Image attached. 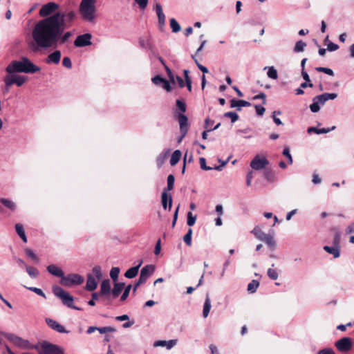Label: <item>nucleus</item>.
I'll return each mask as SVG.
<instances>
[{
	"instance_id": "nucleus-63",
	"label": "nucleus",
	"mask_w": 354,
	"mask_h": 354,
	"mask_svg": "<svg viewBox=\"0 0 354 354\" xmlns=\"http://www.w3.org/2000/svg\"><path fill=\"white\" fill-rule=\"evenodd\" d=\"M152 82L156 85H160L162 84V82L164 80V78H162L160 75H156L153 77L152 79Z\"/></svg>"
},
{
	"instance_id": "nucleus-28",
	"label": "nucleus",
	"mask_w": 354,
	"mask_h": 354,
	"mask_svg": "<svg viewBox=\"0 0 354 354\" xmlns=\"http://www.w3.org/2000/svg\"><path fill=\"white\" fill-rule=\"evenodd\" d=\"M15 230L17 234L19 237L23 240L24 243L27 242V237L26 236L25 230L24 229V226L21 223H17L15 225Z\"/></svg>"
},
{
	"instance_id": "nucleus-59",
	"label": "nucleus",
	"mask_w": 354,
	"mask_h": 354,
	"mask_svg": "<svg viewBox=\"0 0 354 354\" xmlns=\"http://www.w3.org/2000/svg\"><path fill=\"white\" fill-rule=\"evenodd\" d=\"M62 64L64 66H65L67 68H71L72 62H71L70 57H64V59L62 60Z\"/></svg>"
},
{
	"instance_id": "nucleus-53",
	"label": "nucleus",
	"mask_w": 354,
	"mask_h": 354,
	"mask_svg": "<svg viewBox=\"0 0 354 354\" xmlns=\"http://www.w3.org/2000/svg\"><path fill=\"white\" fill-rule=\"evenodd\" d=\"M313 99L315 100L321 105L324 104V103L327 101V98L326 97L324 93L317 95Z\"/></svg>"
},
{
	"instance_id": "nucleus-38",
	"label": "nucleus",
	"mask_w": 354,
	"mask_h": 354,
	"mask_svg": "<svg viewBox=\"0 0 354 354\" xmlns=\"http://www.w3.org/2000/svg\"><path fill=\"white\" fill-rule=\"evenodd\" d=\"M306 46V43L304 42L302 40H299L296 42L295 46L294 47V52L299 53L303 52L304 50L305 47Z\"/></svg>"
},
{
	"instance_id": "nucleus-1",
	"label": "nucleus",
	"mask_w": 354,
	"mask_h": 354,
	"mask_svg": "<svg viewBox=\"0 0 354 354\" xmlns=\"http://www.w3.org/2000/svg\"><path fill=\"white\" fill-rule=\"evenodd\" d=\"M56 17H48L39 20L35 26L32 37L37 48L47 49L57 47L59 35L62 32Z\"/></svg>"
},
{
	"instance_id": "nucleus-64",
	"label": "nucleus",
	"mask_w": 354,
	"mask_h": 354,
	"mask_svg": "<svg viewBox=\"0 0 354 354\" xmlns=\"http://www.w3.org/2000/svg\"><path fill=\"white\" fill-rule=\"evenodd\" d=\"M135 1L138 4L139 8L142 10L145 9L148 4V0H135Z\"/></svg>"
},
{
	"instance_id": "nucleus-18",
	"label": "nucleus",
	"mask_w": 354,
	"mask_h": 354,
	"mask_svg": "<svg viewBox=\"0 0 354 354\" xmlns=\"http://www.w3.org/2000/svg\"><path fill=\"white\" fill-rule=\"evenodd\" d=\"M250 105L251 104L249 102L243 100L232 99L230 101V107H236L238 111H241V107H247L250 106Z\"/></svg>"
},
{
	"instance_id": "nucleus-22",
	"label": "nucleus",
	"mask_w": 354,
	"mask_h": 354,
	"mask_svg": "<svg viewBox=\"0 0 354 354\" xmlns=\"http://www.w3.org/2000/svg\"><path fill=\"white\" fill-rule=\"evenodd\" d=\"M47 270L53 275L62 278L64 275L63 270L55 265H50L47 267Z\"/></svg>"
},
{
	"instance_id": "nucleus-49",
	"label": "nucleus",
	"mask_w": 354,
	"mask_h": 354,
	"mask_svg": "<svg viewBox=\"0 0 354 354\" xmlns=\"http://www.w3.org/2000/svg\"><path fill=\"white\" fill-rule=\"evenodd\" d=\"M310 109L313 113H317L320 109L319 104L314 99H313V103L310 105Z\"/></svg>"
},
{
	"instance_id": "nucleus-26",
	"label": "nucleus",
	"mask_w": 354,
	"mask_h": 354,
	"mask_svg": "<svg viewBox=\"0 0 354 354\" xmlns=\"http://www.w3.org/2000/svg\"><path fill=\"white\" fill-rule=\"evenodd\" d=\"M324 250L326 252L333 254L334 258H338L340 256L339 248L335 245H333V247L326 245L324 247Z\"/></svg>"
},
{
	"instance_id": "nucleus-43",
	"label": "nucleus",
	"mask_w": 354,
	"mask_h": 354,
	"mask_svg": "<svg viewBox=\"0 0 354 354\" xmlns=\"http://www.w3.org/2000/svg\"><path fill=\"white\" fill-rule=\"evenodd\" d=\"M192 230L191 228H189L188 230V232H187V234L183 237V241L188 246L192 245Z\"/></svg>"
},
{
	"instance_id": "nucleus-52",
	"label": "nucleus",
	"mask_w": 354,
	"mask_h": 354,
	"mask_svg": "<svg viewBox=\"0 0 354 354\" xmlns=\"http://www.w3.org/2000/svg\"><path fill=\"white\" fill-rule=\"evenodd\" d=\"M147 279L146 277H145L143 275H142L141 274H140V277L138 279V281H137V283H135L134 285V288H133V292H135L136 289L138 288V287L145 283L147 281Z\"/></svg>"
},
{
	"instance_id": "nucleus-3",
	"label": "nucleus",
	"mask_w": 354,
	"mask_h": 354,
	"mask_svg": "<svg viewBox=\"0 0 354 354\" xmlns=\"http://www.w3.org/2000/svg\"><path fill=\"white\" fill-rule=\"evenodd\" d=\"M50 17H56L59 24L62 32L66 28H68L72 26L73 21L75 20L76 14L74 11L69 12H58L50 15Z\"/></svg>"
},
{
	"instance_id": "nucleus-30",
	"label": "nucleus",
	"mask_w": 354,
	"mask_h": 354,
	"mask_svg": "<svg viewBox=\"0 0 354 354\" xmlns=\"http://www.w3.org/2000/svg\"><path fill=\"white\" fill-rule=\"evenodd\" d=\"M124 283H115L114 284V287L112 290V295L114 298H116L119 296L122 290L124 288Z\"/></svg>"
},
{
	"instance_id": "nucleus-8",
	"label": "nucleus",
	"mask_w": 354,
	"mask_h": 354,
	"mask_svg": "<svg viewBox=\"0 0 354 354\" xmlns=\"http://www.w3.org/2000/svg\"><path fill=\"white\" fill-rule=\"evenodd\" d=\"M269 165L268 160L262 155L257 154L250 162V167L255 170H261Z\"/></svg>"
},
{
	"instance_id": "nucleus-10",
	"label": "nucleus",
	"mask_w": 354,
	"mask_h": 354,
	"mask_svg": "<svg viewBox=\"0 0 354 354\" xmlns=\"http://www.w3.org/2000/svg\"><path fill=\"white\" fill-rule=\"evenodd\" d=\"M177 118L181 133V136L178 139V142H180L188 131V118L183 113L178 114Z\"/></svg>"
},
{
	"instance_id": "nucleus-51",
	"label": "nucleus",
	"mask_w": 354,
	"mask_h": 354,
	"mask_svg": "<svg viewBox=\"0 0 354 354\" xmlns=\"http://www.w3.org/2000/svg\"><path fill=\"white\" fill-rule=\"evenodd\" d=\"M92 272L93 276L95 275L97 279L102 277L101 268L100 266H95L92 270Z\"/></svg>"
},
{
	"instance_id": "nucleus-21",
	"label": "nucleus",
	"mask_w": 354,
	"mask_h": 354,
	"mask_svg": "<svg viewBox=\"0 0 354 354\" xmlns=\"http://www.w3.org/2000/svg\"><path fill=\"white\" fill-rule=\"evenodd\" d=\"M140 46L144 49H151L152 42L149 36L142 37L139 39Z\"/></svg>"
},
{
	"instance_id": "nucleus-39",
	"label": "nucleus",
	"mask_w": 354,
	"mask_h": 354,
	"mask_svg": "<svg viewBox=\"0 0 354 354\" xmlns=\"http://www.w3.org/2000/svg\"><path fill=\"white\" fill-rule=\"evenodd\" d=\"M155 10L158 16V19H165V15L162 11V6L160 3H156Z\"/></svg>"
},
{
	"instance_id": "nucleus-25",
	"label": "nucleus",
	"mask_w": 354,
	"mask_h": 354,
	"mask_svg": "<svg viewBox=\"0 0 354 354\" xmlns=\"http://www.w3.org/2000/svg\"><path fill=\"white\" fill-rule=\"evenodd\" d=\"M155 270V266L153 265H147L144 266L141 271L140 274L143 275L145 277L148 279L154 272Z\"/></svg>"
},
{
	"instance_id": "nucleus-50",
	"label": "nucleus",
	"mask_w": 354,
	"mask_h": 354,
	"mask_svg": "<svg viewBox=\"0 0 354 354\" xmlns=\"http://www.w3.org/2000/svg\"><path fill=\"white\" fill-rule=\"evenodd\" d=\"M27 79L26 76L18 75L15 84L17 86H21L26 82Z\"/></svg>"
},
{
	"instance_id": "nucleus-23",
	"label": "nucleus",
	"mask_w": 354,
	"mask_h": 354,
	"mask_svg": "<svg viewBox=\"0 0 354 354\" xmlns=\"http://www.w3.org/2000/svg\"><path fill=\"white\" fill-rule=\"evenodd\" d=\"M271 250H274L276 248V242L272 235L266 234V236L261 239Z\"/></svg>"
},
{
	"instance_id": "nucleus-46",
	"label": "nucleus",
	"mask_w": 354,
	"mask_h": 354,
	"mask_svg": "<svg viewBox=\"0 0 354 354\" xmlns=\"http://www.w3.org/2000/svg\"><path fill=\"white\" fill-rule=\"evenodd\" d=\"M315 70L318 72H322V73H324L330 76H333L334 75V72L332 69L329 68H325V67H316L315 68Z\"/></svg>"
},
{
	"instance_id": "nucleus-54",
	"label": "nucleus",
	"mask_w": 354,
	"mask_h": 354,
	"mask_svg": "<svg viewBox=\"0 0 354 354\" xmlns=\"http://www.w3.org/2000/svg\"><path fill=\"white\" fill-rule=\"evenodd\" d=\"M26 288H28V290L34 292L37 295L41 296L44 298H46V295L41 289L36 288V287H28V288L26 287Z\"/></svg>"
},
{
	"instance_id": "nucleus-17",
	"label": "nucleus",
	"mask_w": 354,
	"mask_h": 354,
	"mask_svg": "<svg viewBox=\"0 0 354 354\" xmlns=\"http://www.w3.org/2000/svg\"><path fill=\"white\" fill-rule=\"evenodd\" d=\"M46 322L48 326L50 327L52 329L61 333H68L65 328L62 325L59 324L55 320L48 318L46 319Z\"/></svg>"
},
{
	"instance_id": "nucleus-31",
	"label": "nucleus",
	"mask_w": 354,
	"mask_h": 354,
	"mask_svg": "<svg viewBox=\"0 0 354 354\" xmlns=\"http://www.w3.org/2000/svg\"><path fill=\"white\" fill-rule=\"evenodd\" d=\"M72 36V32L71 31H68L64 33L61 32L59 35V38L57 40V44H64L66 43L69 38Z\"/></svg>"
},
{
	"instance_id": "nucleus-16",
	"label": "nucleus",
	"mask_w": 354,
	"mask_h": 354,
	"mask_svg": "<svg viewBox=\"0 0 354 354\" xmlns=\"http://www.w3.org/2000/svg\"><path fill=\"white\" fill-rule=\"evenodd\" d=\"M161 203L165 209H167L168 203L169 211L171 210L172 206V197L170 194L167 193V190H163L162 193Z\"/></svg>"
},
{
	"instance_id": "nucleus-48",
	"label": "nucleus",
	"mask_w": 354,
	"mask_h": 354,
	"mask_svg": "<svg viewBox=\"0 0 354 354\" xmlns=\"http://www.w3.org/2000/svg\"><path fill=\"white\" fill-rule=\"evenodd\" d=\"M283 155L285 156L287 159L288 164L291 165L292 163V158L290 152V149L288 147H286L283 150Z\"/></svg>"
},
{
	"instance_id": "nucleus-2",
	"label": "nucleus",
	"mask_w": 354,
	"mask_h": 354,
	"mask_svg": "<svg viewBox=\"0 0 354 354\" xmlns=\"http://www.w3.org/2000/svg\"><path fill=\"white\" fill-rule=\"evenodd\" d=\"M41 68L32 63L28 57H22L19 60L11 62L6 68L7 73H35Z\"/></svg>"
},
{
	"instance_id": "nucleus-11",
	"label": "nucleus",
	"mask_w": 354,
	"mask_h": 354,
	"mask_svg": "<svg viewBox=\"0 0 354 354\" xmlns=\"http://www.w3.org/2000/svg\"><path fill=\"white\" fill-rule=\"evenodd\" d=\"M91 33H84L77 36L74 41V46L77 48L88 46L92 44Z\"/></svg>"
},
{
	"instance_id": "nucleus-45",
	"label": "nucleus",
	"mask_w": 354,
	"mask_h": 354,
	"mask_svg": "<svg viewBox=\"0 0 354 354\" xmlns=\"http://www.w3.org/2000/svg\"><path fill=\"white\" fill-rule=\"evenodd\" d=\"M119 273H120L119 268L113 267L111 268V272H110V276L114 281H116L118 280Z\"/></svg>"
},
{
	"instance_id": "nucleus-9",
	"label": "nucleus",
	"mask_w": 354,
	"mask_h": 354,
	"mask_svg": "<svg viewBox=\"0 0 354 354\" xmlns=\"http://www.w3.org/2000/svg\"><path fill=\"white\" fill-rule=\"evenodd\" d=\"M335 346L339 351L347 353L352 348V339L347 337H342L335 342Z\"/></svg>"
},
{
	"instance_id": "nucleus-44",
	"label": "nucleus",
	"mask_w": 354,
	"mask_h": 354,
	"mask_svg": "<svg viewBox=\"0 0 354 354\" xmlns=\"http://www.w3.org/2000/svg\"><path fill=\"white\" fill-rule=\"evenodd\" d=\"M268 77L276 80L278 77L277 71L273 67H269L267 73Z\"/></svg>"
},
{
	"instance_id": "nucleus-5",
	"label": "nucleus",
	"mask_w": 354,
	"mask_h": 354,
	"mask_svg": "<svg viewBox=\"0 0 354 354\" xmlns=\"http://www.w3.org/2000/svg\"><path fill=\"white\" fill-rule=\"evenodd\" d=\"M84 282V277L78 274H69L67 276L63 275L60 283L66 287L80 285Z\"/></svg>"
},
{
	"instance_id": "nucleus-24",
	"label": "nucleus",
	"mask_w": 354,
	"mask_h": 354,
	"mask_svg": "<svg viewBox=\"0 0 354 354\" xmlns=\"http://www.w3.org/2000/svg\"><path fill=\"white\" fill-rule=\"evenodd\" d=\"M271 250H274L276 248V242L272 235L266 234V236L261 239Z\"/></svg>"
},
{
	"instance_id": "nucleus-29",
	"label": "nucleus",
	"mask_w": 354,
	"mask_h": 354,
	"mask_svg": "<svg viewBox=\"0 0 354 354\" xmlns=\"http://www.w3.org/2000/svg\"><path fill=\"white\" fill-rule=\"evenodd\" d=\"M0 203L11 211L16 209V204L10 199L4 198H0Z\"/></svg>"
},
{
	"instance_id": "nucleus-13",
	"label": "nucleus",
	"mask_w": 354,
	"mask_h": 354,
	"mask_svg": "<svg viewBox=\"0 0 354 354\" xmlns=\"http://www.w3.org/2000/svg\"><path fill=\"white\" fill-rule=\"evenodd\" d=\"M3 335L8 341L18 347L26 348L28 344V341L24 340L12 333H3Z\"/></svg>"
},
{
	"instance_id": "nucleus-34",
	"label": "nucleus",
	"mask_w": 354,
	"mask_h": 354,
	"mask_svg": "<svg viewBox=\"0 0 354 354\" xmlns=\"http://www.w3.org/2000/svg\"><path fill=\"white\" fill-rule=\"evenodd\" d=\"M180 158L181 152L179 150L174 151V152L171 154L170 159L171 165L174 166L176 164H177L178 162L180 160Z\"/></svg>"
},
{
	"instance_id": "nucleus-27",
	"label": "nucleus",
	"mask_w": 354,
	"mask_h": 354,
	"mask_svg": "<svg viewBox=\"0 0 354 354\" xmlns=\"http://www.w3.org/2000/svg\"><path fill=\"white\" fill-rule=\"evenodd\" d=\"M111 290V285L109 279H105L102 281L100 286V295H106Z\"/></svg>"
},
{
	"instance_id": "nucleus-60",
	"label": "nucleus",
	"mask_w": 354,
	"mask_h": 354,
	"mask_svg": "<svg viewBox=\"0 0 354 354\" xmlns=\"http://www.w3.org/2000/svg\"><path fill=\"white\" fill-rule=\"evenodd\" d=\"M26 252V254L30 257L31 258L32 260L34 261H39V259L37 258V257L35 255V254L32 252V250H31L30 249H26L25 250Z\"/></svg>"
},
{
	"instance_id": "nucleus-56",
	"label": "nucleus",
	"mask_w": 354,
	"mask_h": 354,
	"mask_svg": "<svg viewBox=\"0 0 354 354\" xmlns=\"http://www.w3.org/2000/svg\"><path fill=\"white\" fill-rule=\"evenodd\" d=\"M131 289V285H129L125 288L124 292L120 297L121 301H124L127 299V298L128 297V296L129 295Z\"/></svg>"
},
{
	"instance_id": "nucleus-61",
	"label": "nucleus",
	"mask_w": 354,
	"mask_h": 354,
	"mask_svg": "<svg viewBox=\"0 0 354 354\" xmlns=\"http://www.w3.org/2000/svg\"><path fill=\"white\" fill-rule=\"evenodd\" d=\"M339 242H340V234L339 232H336L334 239H333V245L340 248L339 246Z\"/></svg>"
},
{
	"instance_id": "nucleus-4",
	"label": "nucleus",
	"mask_w": 354,
	"mask_h": 354,
	"mask_svg": "<svg viewBox=\"0 0 354 354\" xmlns=\"http://www.w3.org/2000/svg\"><path fill=\"white\" fill-rule=\"evenodd\" d=\"M53 294L62 299V303L68 308L80 310L81 308L73 305V297L58 286H53Z\"/></svg>"
},
{
	"instance_id": "nucleus-55",
	"label": "nucleus",
	"mask_w": 354,
	"mask_h": 354,
	"mask_svg": "<svg viewBox=\"0 0 354 354\" xmlns=\"http://www.w3.org/2000/svg\"><path fill=\"white\" fill-rule=\"evenodd\" d=\"M176 106L182 113H185L186 111V104L183 101L177 100Z\"/></svg>"
},
{
	"instance_id": "nucleus-19",
	"label": "nucleus",
	"mask_w": 354,
	"mask_h": 354,
	"mask_svg": "<svg viewBox=\"0 0 354 354\" xmlns=\"http://www.w3.org/2000/svg\"><path fill=\"white\" fill-rule=\"evenodd\" d=\"M97 286V282L91 274L87 275V281L85 289L88 291H93L96 289Z\"/></svg>"
},
{
	"instance_id": "nucleus-41",
	"label": "nucleus",
	"mask_w": 354,
	"mask_h": 354,
	"mask_svg": "<svg viewBox=\"0 0 354 354\" xmlns=\"http://www.w3.org/2000/svg\"><path fill=\"white\" fill-rule=\"evenodd\" d=\"M268 277L272 280H276L279 277L278 271L272 268H270L268 270L267 272Z\"/></svg>"
},
{
	"instance_id": "nucleus-20",
	"label": "nucleus",
	"mask_w": 354,
	"mask_h": 354,
	"mask_svg": "<svg viewBox=\"0 0 354 354\" xmlns=\"http://www.w3.org/2000/svg\"><path fill=\"white\" fill-rule=\"evenodd\" d=\"M199 162H200L201 168L203 170H211L213 169H216V170H221L222 167L227 162V160L223 162L221 165L214 166V167H207L206 165V160L205 158H203V157L200 158Z\"/></svg>"
},
{
	"instance_id": "nucleus-36",
	"label": "nucleus",
	"mask_w": 354,
	"mask_h": 354,
	"mask_svg": "<svg viewBox=\"0 0 354 354\" xmlns=\"http://www.w3.org/2000/svg\"><path fill=\"white\" fill-rule=\"evenodd\" d=\"M259 286V282L257 280H252L248 285V291L250 293H254L257 291L258 287Z\"/></svg>"
},
{
	"instance_id": "nucleus-57",
	"label": "nucleus",
	"mask_w": 354,
	"mask_h": 354,
	"mask_svg": "<svg viewBox=\"0 0 354 354\" xmlns=\"http://www.w3.org/2000/svg\"><path fill=\"white\" fill-rule=\"evenodd\" d=\"M254 108H255L257 114L259 116H262L266 111V109L261 105L256 104V105H254Z\"/></svg>"
},
{
	"instance_id": "nucleus-7",
	"label": "nucleus",
	"mask_w": 354,
	"mask_h": 354,
	"mask_svg": "<svg viewBox=\"0 0 354 354\" xmlns=\"http://www.w3.org/2000/svg\"><path fill=\"white\" fill-rule=\"evenodd\" d=\"M39 354H64V350L57 345L44 342L41 344Z\"/></svg>"
},
{
	"instance_id": "nucleus-32",
	"label": "nucleus",
	"mask_w": 354,
	"mask_h": 354,
	"mask_svg": "<svg viewBox=\"0 0 354 354\" xmlns=\"http://www.w3.org/2000/svg\"><path fill=\"white\" fill-rule=\"evenodd\" d=\"M140 266V264L128 269L126 271L124 276L129 279H132L135 277L138 274Z\"/></svg>"
},
{
	"instance_id": "nucleus-14",
	"label": "nucleus",
	"mask_w": 354,
	"mask_h": 354,
	"mask_svg": "<svg viewBox=\"0 0 354 354\" xmlns=\"http://www.w3.org/2000/svg\"><path fill=\"white\" fill-rule=\"evenodd\" d=\"M17 75H18L15 74V73H11V74L8 73L4 77L3 82H4V84L6 86V88H5L6 93L9 92L10 88L12 84H16Z\"/></svg>"
},
{
	"instance_id": "nucleus-12",
	"label": "nucleus",
	"mask_w": 354,
	"mask_h": 354,
	"mask_svg": "<svg viewBox=\"0 0 354 354\" xmlns=\"http://www.w3.org/2000/svg\"><path fill=\"white\" fill-rule=\"evenodd\" d=\"M59 5L54 2H49L45 5H44L40 10L39 15L43 17H48L51 14L53 13L58 9Z\"/></svg>"
},
{
	"instance_id": "nucleus-40",
	"label": "nucleus",
	"mask_w": 354,
	"mask_h": 354,
	"mask_svg": "<svg viewBox=\"0 0 354 354\" xmlns=\"http://www.w3.org/2000/svg\"><path fill=\"white\" fill-rule=\"evenodd\" d=\"M225 118H228L231 119V122L232 123L235 122L239 120V115L236 112L229 111L224 113Z\"/></svg>"
},
{
	"instance_id": "nucleus-42",
	"label": "nucleus",
	"mask_w": 354,
	"mask_h": 354,
	"mask_svg": "<svg viewBox=\"0 0 354 354\" xmlns=\"http://www.w3.org/2000/svg\"><path fill=\"white\" fill-rule=\"evenodd\" d=\"M170 26L174 32H178L180 30V26L179 25L178 21L174 18L170 19Z\"/></svg>"
},
{
	"instance_id": "nucleus-33",
	"label": "nucleus",
	"mask_w": 354,
	"mask_h": 354,
	"mask_svg": "<svg viewBox=\"0 0 354 354\" xmlns=\"http://www.w3.org/2000/svg\"><path fill=\"white\" fill-rule=\"evenodd\" d=\"M211 309V301L209 297H207L203 306V315L205 318L208 316Z\"/></svg>"
},
{
	"instance_id": "nucleus-58",
	"label": "nucleus",
	"mask_w": 354,
	"mask_h": 354,
	"mask_svg": "<svg viewBox=\"0 0 354 354\" xmlns=\"http://www.w3.org/2000/svg\"><path fill=\"white\" fill-rule=\"evenodd\" d=\"M174 180L175 178H167V186L166 188L164 189V190H167V193L173 189L174 185Z\"/></svg>"
},
{
	"instance_id": "nucleus-35",
	"label": "nucleus",
	"mask_w": 354,
	"mask_h": 354,
	"mask_svg": "<svg viewBox=\"0 0 354 354\" xmlns=\"http://www.w3.org/2000/svg\"><path fill=\"white\" fill-rule=\"evenodd\" d=\"M254 236L255 237L261 241V239L266 236V233L263 232L261 228L258 226H256L251 232Z\"/></svg>"
},
{
	"instance_id": "nucleus-6",
	"label": "nucleus",
	"mask_w": 354,
	"mask_h": 354,
	"mask_svg": "<svg viewBox=\"0 0 354 354\" xmlns=\"http://www.w3.org/2000/svg\"><path fill=\"white\" fill-rule=\"evenodd\" d=\"M80 11L84 20L92 21L94 19L95 12V5L81 2Z\"/></svg>"
},
{
	"instance_id": "nucleus-15",
	"label": "nucleus",
	"mask_w": 354,
	"mask_h": 354,
	"mask_svg": "<svg viewBox=\"0 0 354 354\" xmlns=\"http://www.w3.org/2000/svg\"><path fill=\"white\" fill-rule=\"evenodd\" d=\"M62 57V53L60 50H55L52 53L49 54L47 57L46 58V64H58L60 62Z\"/></svg>"
},
{
	"instance_id": "nucleus-47",
	"label": "nucleus",
	"mask_w": 354,
	"mask_h": 354,
	"mask_svg": "<svg viewBox=\"0 0 354 354\" xmlns=\"http://www.w3.org/2000/svg\"><path fill=\"white\" fill-rule=\"evenodd\" d=\"M196 220V216H194L191 212L187 213V223L189 226H192L194 225Z\"/></svg>"
},
{
	"instance_id": "nucleus-37",
	"label": "nucleus",
	"mask_w": 354,
	"mask_h": 354,
	"mask_svg": "<svg viewBox=\"0 0 354 354\" xmlns=\"http://www.w3.org/2000/svg\"><path fill=\"white\" fill-rule=\"evenodd\" d=\"M26 272H28V274L32 278H36L39 275V271L35 267H32V266H26Z\"/></svg>"
},
{
	"instance_id": "nucleus-62",
	"label": "nucleus",
	"mask_w": 354,
	"mask_h": 354,
	"mask_svg": "<svg viewBox=\"0 0 354 354\" xmlns=\"http://www.w3.org/2000/svg\"><path fill=\"white\" fill-rule=\"evenodd\" d=\"M97 330H98L100 333H105L107 332H114L115 330V329L112 327L107 326V327L98 328V329Z\"/></svg>"
}]
</instances>
